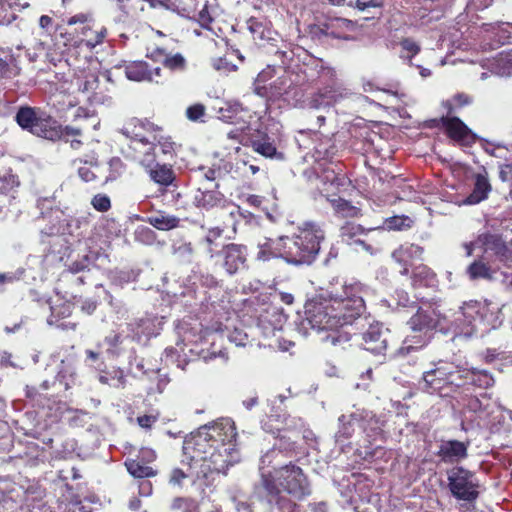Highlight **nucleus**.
I'll return each instance as SVG.
<instances>
[{"mask_svg":"<svg viewBox=\"0 0 512 512\" xmlns=\"http://www.w3.org/2000/svg\"><path fill=\"white\" fill-rule=\"evenodd\" d=\"M367 293V287L360 282L333 285L325 294L306 303L302 325L320 332L352 324L365 311Z\"/></svg>","mask_w":512,"mask_h":512,"instance_id":"obj_1","label":"nucleus"},{"mask_svg":"<svg viewBox=\"0 0 512 512\" xmlns=\"http://www.w3.org/2000/svg\"><path fill=\"white\" fill-rule=\"evenodd\" d=\"M236 436V427L231 419H218L200 427L184 441V455L192 457V468L203 462L207 463L209 470L224 472L229 465L238 461L234 444Z\"/></svg>","mask_w":512,"mask_h":512,"instance_id":"obj_2","label":"nucleus"},{"mask_svg":"<svg viewBox=\"0 0 512 512\" xmlns=\"http://www.w3.org/2000/svg\"><path fill=\"white\" fill-rule=\"evenodd\" d=\"M324 238L325 233L318 224L306 222L298 227L297 233L292 237L281 236L260 241L256 258L261 261L282 258L293 265L311 264L316 259Z\"/></svg>","mask_w":512,"mask_h":512,"instance_id":"obj_3","label":"nucleus"},{"mask_svg":"<svg viewBox=\"0 0 512 512\" xmlns=\"http://www.w3.org/2000/svg\"><path fill=\"white\" fill-rule=\"evenodd\" d=\"M502 323L501 308L488 300L465 302L454 314V320L449 327L454 338H469L477 333H485L495 329Z\"/></svg>","mask_w":512,"mask_h":512,"instance_id":"obj_4","label":"nucleus"},{"mask_svg":"<svg viewBox=\"0 0 512 512\" xmlns=\"http://www.w3.org/2000/svg\"><path fill=\"white\" fill-rule=\"evenodd\" d=\"M446 320L442 316L438 307L432 304H424L418 308L417 312L410 318L408 325L414 332H419L420 335L411 336L406 342L408 344L405 349L408 351L417 347H422L430 340L429 333L437 328L444 329L443 321Z\"/></svg>","mask_w":512,"mask_h":512,"instance_id":"obj_5","label":"nucleus"},{"mask_svg":"<svg viewBox=\"0 0 512 512\" xmlns=\"http://www.w3.org/2000/svg\"><path fill=\"white\" fill-rule=\"evenodd\" d=\"M18 125L31 134L55 141L60 135V126L51 116L31 107H21L16 114Z\"/></svg>","mask_w":512,"mask_h":512,"instance_id":"obj_6","label":"nucleus"},{"mask_svg":"<svg viewBox=\"0 0 512 512\" xmlns=\"http://www.w3.org/2000/svg\"><path fill=\"white\" fill-rule=\"evenodd\" d=\"M321 182L323 187L321 192L330 202L336 215L343 218H356L360 215V209L352 205L349 201L343 198H331V196L340 193L341 187L348 184V180L345 176L337 175L334 171H325L321 176Z\"/></svg>","mask_w":512,"mask_h":512,"instance_id":"obj_7","label":"nucleus"},{"mask_svg":"<svg viewBox=\"0 0 512 512\" xmlns=\"http://www.w3.org/2000/svg\"><path fill=\"white\" fill-rule=\"evenodd\" d=\"M157 130L158 128L153 124L138 119H131L123 126L121 133L130 139L129 147L134 151V159L144 155L146 151L151 152L153 150V147L149 144L156 140Z\"/></svg>","mask_w":512,"mask_h":512,"instance_id":"obj_8","label":"nucleus"},{"mask_svg":"<svg viewBox=\"0 0 512 512\" xmlns=\"http://www.w3.org/2000/svg\"><path fill=\"white\" fill-rule=\"evenodd\" d=\"M275 484L286 492V494L303 499L309 494L308 483L302 470L295 465H286L278 469H274Z\"/></svg>","mask_w":512,"mask_h":512,"instance_id":"obj_9","label":"nucleus"},{"mask_svg":"<svg viewBox=\"0 0 512 512\" xmlns=\"http://www.w3.org/2000/svg\"><path fill=\"white\" fill-rule=\"evenodd\" d=\"M451 494L458 500L474 501L478 497V482L473 472L456 466L447 472Z\"/></svg>","mask_w":512,"mask_h":512,"instance_id":"obj_10","label":"nucleus"},{"mask_svg":"<svg viewBox=\"0 0 512 512\" xmlns=\"http://www.w3.org/2000/svg\"><path fill=\"white\" fill-rule=\"evenodd\" d=\"M262 487L266 491L268 502L274 504L279 512H299L297 501L301 499L294 498L280 490L270 473L262 472Z\"/></svg>","mask_w":512,"mask_h":512,"instance_id":"obj_11","label":"nucleus"},{"mask_svg":"<svg viewBox=\"0 0 512 512\" xmlns=\"http://www.w3.org/2000/svg\"><path fill=\"white\" fill-rule=\"evenodd\" d=\"M135 160L145 169L149 178L160 186L167 187L175 179L174 171L170 165L159 164L156 161V154L146 151L144 155L136 157Z\"/></svg>","mask_w":512,"mask_h":512,"instance_id":"obj_12","label":"nucleus"},{"mask_svg":"<svg viewBox=\"0 0 512 512\" xmlns=\"http://www.w3.org/2000/svg\"><path fill=\"white\" fill-rule=\"evenodd\" d=\"M453 374V366L440 361L434 369L424 372L422 388L430 393L440 392L445 384L453 383Z\"/></svg>","mask_w":512,"mask_h":512,"instance_id":"obj_13","label":"nucleus"},{"mask_svg":"<svg viewBox=\"0 0 512 512\" xmlns=\"http://www.w3.org/2000/svg\"><path fill=\"white\" fill-rule=\"evenodd\" d=\"M218 256L221 258V265L230 275L246 267L247 249L243 245L228 244L222 248Z\"/></svg>","mask_w":512,"mask_h":512,"instance_id":"obj_14","label":"nucleus"},{"mask_svg":"<svg viewBox=\"0 0 512 512\" xmlns=\"http://www.w3.org/2000/svg\"><path fill=\"white\" fill-rule=\"evenodd\" d=\"M388 329H384L382 324L374 323L363 333V346L367 351L381 354L387 348Z\"/></svg>","mask_w":512,"mask_h":512,"instance_id":"obj_15","label":"nucleus"},{"mask_svg":"<svg viewBox=\"0 0 512 512\" xmlns=\"http://www.w3.org/2000/svg\"><path fill=\"white\" fill-rule=\"evenodd\" d=\"M285 322V315L277 307L269 306L260 314L258 328L265 337H269L280 331Z\"/></svg>","mask_w":512,"mask_h":512,"instance_id":"obj_16","label":"nucleus"},{"mask_svg":"<svg viewBox=\"0 0 512 512\" xmlns=\"http://www.w3.org/2000/svg\"><path fill=\"white\" fill-rule=\"evenodd\" d=\"M468 446L469 443L458 440H444L439 445L437 455L444 463H458L467 457Z\"/></svg>","mask_w":512,"mask_h":512,"instance_id":"obj_17","label":"nucleus"},{"mask_svg":"<svg viewBox=\"0 0 512 512\" xmlns=\"http://www.w3.org/2000/svg\"><path fill=\"white\" fill-rule=\"evenodd\" d=\"M353 421L359 422L361 429L367 437V442L372 444L382 433V422L370 411L355 412L352 417Z\"/></svg>","mask_w":512,"mask_h":512,"instance_id":"obj_18","label":"nucleus"},{"mask_svg":"<svg viewBox=\"0 0 512 512\" xmlns=\"http://www.w3.org/2000/svg\"><path fill=\"white\" fill-rule=\"evenodd\" d=\"M443 125L449 137L460 145L468 146L475 141L474 133L460 119H443Z\"/></svg>","mask_w":512,"mask_h":512,"instance_id":"obj_19","label":"nucleus"},{"mask_svg":"<svg viewBox=\"0 0 512 512\" xmlns=\"http://www.w3.org/2000/svg\"><path fill=\"white\" fill-rule=\"evenodd\" d=\"M180 341L184 345L198 344L205 340L207 337L212 336L213 340L218 336L215 333H209L203 330L200 323L195 322L193 325L183 322L177 327Z\"/></svg>","mask_w":512,"mask_h":512,"instance_id":"obj_20","label":"nucleus"},{"mask_svg":"<svg viewBox=\"0 0 512 512\" xmlns=\"http://www.w3.org/2000/svg\"><path fill=\"white\" fill-rule=\"evenodd\" d=\"M160 68L156 67L153 70L148 68L146 62L136 61L128 64L125 67V74L129 80L132 81H158V77H160Z\"/></svg>","mask_w":512,"mask_h":512,"instance_id":"obj_21","label":"nucleus"},{"mask_svg":"<svg viewBox=\"0 0 512 512\" xmlns=\"http://www.w3.org/2000/svg\"><path fill=\"white\" fill-rule=\"evenodd\" d=\"M190 458L188 463V470L185 472L182 469L175 468L172 470L170 475V484L180 486L182 480L185 478H191L193 481L199 479L201 476H206L207 472L212 470L207 469V463L199 462L194 468H192L194 461L190 455H185Z\"/></svg>","mask_w":512,"mask_h":512,"instance_id":"obj_22","label":"nucleus"},{"mask_svg":"<svg viewBox=\"0 0 512 512\" xmlns=\"http://www.w3.org/2000/svg\"><path fill=\"white\" fill-rule=\"evenodd\" d=\"M422 248L415 244H404L393 252V257L399 263L404 265L402 274H408V265H413L414 261L419 260L422 255Z\"/></svg>","mask_w":512,"mask_h":512,"instance_id":"obj_23","label":"nucleus"},{"mask_svg":"<svg viewBox=\"0 0 512 512\" xmlns=\"http://www.w3.org/2000/svg\"><path fill=\"white\" fill-rule=\"evenodd\" d=\"M491 191V185L486 174H477L475 176L472 192L463 200L465 205H475L488 198Z\"/></svg>","mask_w":512,"mask_h":512,"instance_id":"obj_24","label":"nucleus"},{"mask_svg":"<svg viewBox=\"0 0 512 512\" xmlns=\"http://www.w3.org/2000/svg\"><path fill=\"white\" fill-rule=\"evenodd\" d=\"M79 90L87 94L88 100L92 103L103 104L108 98L102 92H98L99 80L96 74H87L83 80L79 81Z\"/></svg>","mask_w":512,"mask_h":512,"instance_id":"obj_25","label":"nucleus"},{"mask_svg":"<svg viewBox=\"0 0 512 512\" xmlns=\"http://www.w3.org/2000/svg\"><path fill=\"white\" fill-rule=\"evenodd\" d=\"M355 93L343 86H336L329 89H326L320 97L322 98V101L320 103H317V99L311 101V106L314 108H318L320 105H332L335 103L340 102L341 100L351 98Z\"/></svg>","mask_w":512,"mask_h":512,"instance_id":"obj_26","label":"nucleus"},{"mask_svg":"<svg viewBox=\"0 0 512 512\" xmlns=\"http://www.w3.org/2000/svg\"><path fill=\"white\" fill-rule=\"evenodd\" d=\"M483 246H485V253L491 249L495 250L496 254H500L504 248L496 237L488 235L481 236L475 242L466 243L464 245L468 256H470L475 249L482 248Z\"/></svg>","mask_w":512,"mask_h":512,"instance_id":"obj_27","label":"nucleus"},{"mask_svg":"<svg viewBox=\"0 0 512 512\" xmlns=\"http://www.w3.org/2000/svg\"><path fill=\"white\" fill-rule=\"evenodd\" d=\"M353 28L352 21L344 18H334L326 24V33L334 38L347 39L345 32L351 31Z\"/></svg>","mask_w":512,"mask_h":512,"instance_id":"obj_28","label":"nucleus"},{"mask_svg":"<svg viewBox=\"0 0 512 512\" xmlns=\"http://www.w3.org/2000/svg\"><path fill=\"white\" fill-rule=\"evenodd\" d=\"M148 223L158 230L168 231L179 225V218L166 213H157L148 218Z\"/></svg>","mask_w":512,"mask_h":512,"instance_id":"obj_29","label":"nucleus"},{"mask_svg":"<svg viewBox=\"0 0 512 512\" xmlns=\"http://www.w3.org/2000/svg\"><path fill=\"white\" fill-rule=\"evenodd\" d=\"M354 415L355 413H352L349 416L342 415L339 418L340 427L335 436L336 442L342 443L354 434L356 427L359 428V422L352 420Z\"/></svg>","mask_w":512,"mask_h":512,"instance_id":"obj_30","label":"nucleus"},{"mask_svg":"<svg viewBox=\"0 0 512 512\" xmlns=\"http://www.w3.org/2000/svg\"><path fill=\"white\" fill-rule=\"evenodd\" d=\"M81 34L83 36L81 43H84L89 49H93L104 41L107 35V29L105 27H101L97 31H92L89 26H85L82 28Z\"/></svg>","mask_w":512,"mask_h":512,"instance_id":"obj_31","label":"nucleus"},{"mask_svg":"<svg viewBox=\"0 0 512 512\" xmlns=\"http://www.w3.org/2000/svg\"><path fill=\"white\" fill-rule=\"evenodd\" d=\"M413 285L415 286H430L434 284L435 275L425 265H417L413 269Z\"/></svg>","mask_w":512,"mask_h":512,"instance_id":"obj_32","label":"nucleus"},{"mask_svg":"<svg viewBox=\"0 0 512 512\" xmlns=\"http://www.w3.org/2000/svg\"><path fill=\"white\" fill-rule=\"evenodd\" d=\"M128 472L135 478L153 477L156 471L147 465H143L139 460L129 459L125 462Z\"/></svg>","mask_w":512,"mask_h":512,"instance_id":"obj_33","label":"nucleus"},{"mask_svg":"<svg viewBox=\"0 0 512 512\" xmlns=\"http://www.w3.org/2000/svg\"><path fill=\"white\" fill-rule=\"evenodd\" d=\"M99 381L113 388H123L126 382L124 372L118 368L100 374Z\"/></svg>","mask_w":512,"mask_h":512,"instance_id":"obj_34","label":"nucleus"},{"mask_svg":"<svg viewBox=\"0 0 512 512\" xmlns=\"http://www.w3.org/2000/svg\"><path fill=\"white\" fill-rule=\"evenodd\" d=\"M158 54L163 55V65L171 71H183L186 67V60L182 54H165L163 49H157Z\"/></svg>","mask_w":512,"mask_h":512,"instance_id":"obj_35","label":"nucleus"},{"mask_svg":"<svg viewBox=\"0 0 512 512\" xmlns=\"http://www.w3.org/2000/svg\"><path fill=\"white\" fill-rule=\"evenodd\" d=\"M292 86V81L287 75L277 78L270 86V95L274 98H280L288 93Z\"/></svg>","mask_w":512,"mask_h":512,"instance_id":"obj_36","label":"nucleus"},{"mask_svg":"<svg viewBox=\"0 0 512 512\" xmlns=\"http://www.w3.org/2000/svg\"><path fill=\"white\" fill-rule=\"evenodd\" d=\"M493 271L482 261H475L468 267V274L471 279H492Z\"/></svg>","mask_w":512,"mask_h":512,"instance_id":"obj_37","label":"nucleus"},{"mask_svg":"<svg viewBox=\"0 0 512 512\" xmlns=\"http://www.w3.org/2000/svg\"><path fill=\"white\" fill-rule=\"evenodd\" d=\"M195 200L198 206L211 208L220 203L221 196L219 193L214 191H205L196 195Z\"/></svg>","mask_w":512,"mask_h":512,"instance_id":"obj_38","label":"nucleus"},{"mask_svg":"<svg viewBox=\"0 0 512 512\" xmlns=\"http://www.w3.org/2000/svg\"><path fill=\"white\" fill-rule=\"evenodd\" d=\"M155 138H156V140H154L153 142H150V144H149V146L153 147V150L151 151V153H155V148L157 146H159L164 155L172 154V152L174 150L173 142L170 140V138H168L162 134L161 129L158 128Z\"/></svg>","mask_w":512,"mask_h":512,"instance_id":"obj_39","label":"nucleus"},{"mask_svg":"<svg viewBox=\"0 0 512 512\" xmlns=\"http://www.w3.org/2000/svg\"><path fill=\"white\" fill-rule=\"evenodd\" d=\"M156 319L146 318L141 319L139 321L138 330L136 332V335L140 338L141 335H144L146 337L155 336L158 334L159 327H156Z\"/></svg>","mask_w":512,"mask_h":512,"instance_id":"obj_40","label":"nucleus"},{"mask_svg":"<svg viewBox=\"0 0 512 512\" xmlns=\"http://www.w3.org/2000/svg\"><path fill=\"white\" fill-rule=\"evenodd\" d=\"M241 112H243V108L239 103H228L226 107L220 109V117L226 122L235 123Z\"/></svg>","mask_w":512,"mask_h":512,"instance_id":"obj_41","label":"nucleus"},{"mask_svg":"<svg viewBox=\"0 0 512 512\" xmlns=\"http://www.w3.org/2000/svg\"><path fill=\"white\" fill-rule=\"evenodd\" d=\"M471 381L474 385L482 388H488L494 384V379L490 374L476 369L471 371Z\"/></svg>","mask_w":512,"mask_h":512,"instance_id":"obj_42","label":"nucleus"},{"mask_svg":"<svg viewBox=\"0 0 512 512\" xmlns=\"http://www.w3.org/2000/svg\"><path fill=\"white\" fill-rule=\"evenodd\" d=\"M493 69L495 70V73H497L498 75H501V76L512 75V57L511 56L499 57L493 64Z\"/></svg>","mask_w":512,"mask_h":512,"instance_id":"obj_43","label":"nucleus"},{"mask_svg":"<svg viewBox=\"0 0 512 512\" xmlns=\"http://www.w3.org/2000/svg\"><path fill=\"white\" fill-rule=\"evenodd\" d=\"M413 221L407 216H394L386 219L385 226L389 230H402L411 227Z\"/></svg>","mask_w":512,"mask_h":512,"instance_id":"obj_44","label":"nucleus"},{"mask_svg":"<svg viewBox=\"0 0 512 512\" xmlns=\"http://www.w3.org/2000/svg\"><path fill=\"white\" fill-rule=\"evenodd\" d=\"M363 229L360 225L347 222L340 229V237L343 241L349 243L354 237L360 235Z\"/></svg>","mask_w":512,"mask_h":512,"instance_id":"obj_45","label":"nucleus"},{"mask_svg":"<svg viewBox=\"0 0 512 512\" xmlns=\"http://www.w3.org/2000/svg\"><path fill=\"white\" fill-rule=\"evenodd\" d=\"M96 166V158L92 157L90 161H84V166L78 167V174L85 182L93 181L96 178V173L93 167Z\"/></svg>","mask_w":512,"mask_h":512,"instance_id":"obj_46","label":"nucleus"},{"mask_svg":"<svg viewBox=\"0 0 512 512\" xmlns=\"http://www.w3.org/2000/svg\"><path fill=\"white\" fill-rule=\"evenodd\" d=\"M252 147L254 151L265 157H272L276 153V147L271 142L266 140L253 141Z\"/></svg>","mask_w":512,"mask_h":512,"instance_id":"obj_47","label":"nucleus"},{"mask_svg":"<svg viewBox=\"0 0 512 512\" xmlns=\"http://www.w3.org/2000/svg\"><path fill=\"white\" fill-rule=\"evenodd\" d=\"M278 456H281V452L276 449H272V450L268 451L265 455L262 456L261 462H260V467H259L261 476H262V472L267 473V474L270 473L271 475H274V470L266 471L265 468L270 466V464H272L273 460Z\"/></svg>","mask_w":512,"mask_h":512,"instance_id":"obj_48","label":"nucleus"},{"mask_svg":"<svg viewBox=\"0 0 512 512\" xmlns=\"http://www.w3.org/2000/svg\"><path fill=\"white\" fill-rule=\"evenodd\" d=\"M212 66L215 70L223 74H229L237 70V66L229 62L226 58L213 59Z\"/></svg>","mask_w":512,"mask_h":512,"instance_id":"obj_49","label":"nucleus"},{"mask_svg":"<svg viewBox=\"0 0 512 512\" xmlns=\"http://www.w3.org/2000/svg\"><path fill=\"white\" fill-rule=\"evenodd\" d=\"M174 254L179 258L188 260L193 254V247L191 243L188 242H179L173 247Z\"/></svg>","mask_w":512,"mask_h":512,"instance_id":"obj_50","label":"nucleus"},{"mask_svg":"<svg viewBox=\"0 0 512 512\" xmlns=\"http://www.w3.org/2000/svg\"><path fill=\"white\" fill-rule=\"evenodd\" d=\"M249 28L255 39H272L271 30L265 29L263 25L259 22H252Z\"/></svg>","mask_w":512,"mask_h":512,"instance_id":"obj_51","label":"nucleus"},{"mask_svg":"<svg viewBox=\"0 0 512 512\" xmlns=\"http://www.w3.org/2000/svg\"><path fill=\"white\" fill-rule=\"evenodd\" d=\"M109 168L111 171L109 179H111V180L116 179L124 172V164H123L122 160L118 157H114V158L110 159Z\"/></svg>","mask_w":512,"mask_h":512,"instance_id":"obj_52","label":"nucleus"},{"mask_svg":"<svg viewBox=\"0 0 512 512\" xmlns=\"http://www.w3.org/2000/svg\"><path fill=\"white\" fill-rule=\"evenodd\" d=\"M92 205L96 210H98L100 212H105L110 208L111 203H110V199L108 196L103 195V194H98L93 197Z\"/></svg>","mask_w":512,"mask_h":512,"instance_id":"obj_53","label":"nucleus"},{"mask_svg":"<svg viewBox=\"0 0 512 512\" xmlns=\"http://www.w3.org/2000/svg\"><path fill=\"white\" fill-rule=\"evenodd\" d=\"M401 47L408 53V57L416 55L420 51L419 45L412 39L406 38L401 41Z\"/></svg>","mask_w":512,"mask_h":512,"instance_id":"obj_54","label":"nucleus"},{"mask_svg":"<svg viewBox=\"0 0 512 512\" xmlns=\"http://www.w3.org/2000/svg\"><path fill=\"white\" fill-rule=\"evenodd\" d=\"M0 512H17V504L10 497L0 496Z\"/></svg>","mask_w":512,"mask_h":512,"instance_id":"obj_55","label":"nucleus"},{"mask_svg":"<svg viewBox=\"0 0 512 512\" xmlns=\"http://www.w3.org/2000/svg\"><path fill=\"white\" fill-rule=\"evenodd\" d=\"M204 112L205 107L202 104H195L187 109L186 115L190 120L196 121L204 115Z\"/></svg>","mask_w":512,"mask_h":512,"instance_id":"obj_56","label":"nucleus"},{"mask_svg":"<svg viewBox=\"0 0 512 512\" xmlns=\"http://www.w3.org/2000/svg\"><path fill=\"white\" fill-rule=\"evenodd\" d=\"M82 129H83V127H74L71 125H67L65 127L60 126L61 135L58 139L66 138V141H69L68 137H70V136L71 137L72 136H80Z\"/></svg>","mask_w":512,"mask_h":512,"instance_id":"obj_57","label":"nucleus"},{"mask_svg":"<svg viewBox=\"0 0 512 512\" xmlns=\"http://www.w3.org/2000/svg\"><path fill=\"white\" fill-rule=\"evenodd\" d=\"M172 508L175 510L184 508L185 510L189 509L192 511L196 508V504L189 499L176 498L172 503Z\"/></svg>","mask_w":512,"mask_h":512,"instance_id":"obj_58","label":"nucleus"},{"mask_svg":"<svg viewBox=\"0 0 512 512\" xmlns=\"http://www.w3.org/2000/svg\"><path fill=\"white\" fill-rule=\"evenodd\" d=\"M231 342L235 343L236 346H245L246 340L248 339L247 334L241 331L235 330L229 336Z\"/></svg>","mask_w":512,"mask_h":512,"instance_id":"obj_59","label":"nucleus"},{"mask_svg":"<svg viewBox=\"0 0 512 512\" xmlns=\"http://www.w3.org/2000/svg\"><path fill=\"white\" fill-rule=\"evenodd\" d=\"M157 421L156 415H143L137 418V423L140 427L149 429Z\"/></svg>","mask_w":512,"mask_h":512,"instance_id":"obj_60","label":"nucleus"},{"mask_svg":"<svg viewBox=\"0 0 512 512\" xmlns=\"http://www.w3.org/2000/svg\"><path fill=\"white\" fill-rule=\"evenodd\" d=\"M382 5V0H357L356 7L359 10H366L368 8H376Z\"/></svg>","mask_w":512,"mask_h":512,"instance_id":"obj_61","label":"nucleus"},{"mask_svg":"<svg viewBox=\"0 0 512 512\" xmlns=\"http://www.w3.org/2000/svg\"><path fill=\"white\" fill-rule=\"evenodd\" d=\"M139 461H143V462H153L155 459H156V453L154 450L150 449V448H142L140 451H139Z\"/></svg>","mask_w":512,"mask_h":512,"instance_id":"obj_62","label":"nucleus"},{"mask_svg":"<svg viewBox=\"0 0 512 512\" xmlns=\"http://www.w3.org/2000/svg\"><path fill=\"white\" fill-rule=\"evenodd\" d=\"M217 175L219 177L225 176L232 170V164L226 160H220L219 164L216 165Z\"/></svg>","mask_w":512,"mask_h":512,"instance_id":"obj_63","label":"nucleus"},{"mask_svg":"<svg viewBox=\"0 0 512 512\" xmlns=\"http://www.w3.org/2000/svg\"><path fill=\"white\" fill-rule=\"evenodd\" d=\"M297 51H300V48L282 50L277 53L283 58V64L289 65V63L293 61V57Z\"/></svg>","mask_w":512,"mask_h":512,"instance_id":"obj_64","label":"nucleus"}]
</instances>
